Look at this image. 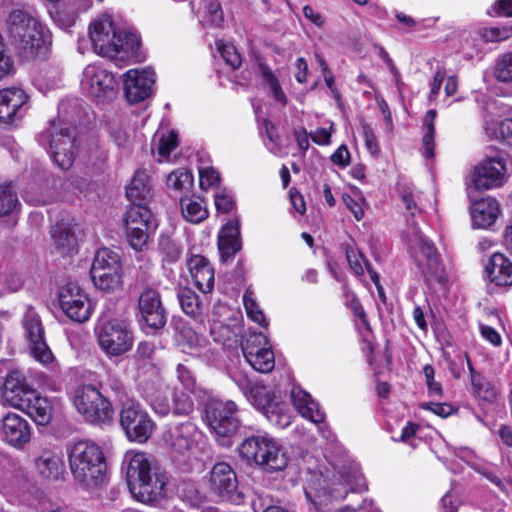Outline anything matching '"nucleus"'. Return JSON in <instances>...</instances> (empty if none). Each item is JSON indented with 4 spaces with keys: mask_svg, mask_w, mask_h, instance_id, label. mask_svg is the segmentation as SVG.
<instances>
[{
    "mask_svg": "<svg viewBox=\"0 0 512 512\" xmlns=\"http://www.w3.org/2000/svg\"><path fill=\"white\" fill-rule=\"evenodd\" d=\"M243 304L246 310V314L250 320L257 323L263 328L268 327V321L256 301L254 292L251 288H247L243 295Z\"/></svg>",
    "mask_w": 512,
    "mask_h": 512,
    "instance_id": "obj_42",
    "label": "nucleus"
},
{
    "mask_svg": "<svg viewBox=\"0 0 512 512\" xmlns=\"http://www.w3.org/2000/svg\"><path fill=\"white\" fill-rule=\"evenodd\" d=\"M37 472L45 479H58L64 468L62 456L52 449H43L35 459Z\"/></svg>",
    "mask_w": 512,
    "mask_h": 512,
    "instance_id": "obj_33",
    "label": "nucleus"
},
{
    "mask_svg": "<svg viewBox=\"0 0 512 512\" xmlns=\"http://www.w3.org/2000/svg\"><path fill=\"white\" fill-rule=\"evenodd\" d=\"M188 270L195 286L203 293H209L214 287V269L201 255H193L187 261Z\"/></svg>",
    "mask_w": 512,
    "mask_h": 512,
    "instance_id": "obj_29",
    "label": "nucleus"
},
{
    "mask_svg": "<svg viewBox=\"0 0 512 512\" xmlns=\"http://www.w3.org/2000/svg\"><path fill=\"white\" fill-rule=\"evenodd\" d=\"M166 185L177 193L189 192L193 187L192 173L185 168L176 169L168 174Z\"/></svg>",
    "mask_w": 512,
    "mask_h": 512,
    "instance_id": "obj_41",
    "label": "nucleus"
},
{
    "mask_svg": "<svg viewBox=\"0 0 512 512\" xmlns=\"http://www.w3.org/2000/svg\"><path fill=\"white\" fill-rule=\"evenodd\" d=\"M490 283L500 287L512 286V261L502 253H493L485 265Z\"/></svg>",
    "mask_w": 512,
    "mask_h": 512,
    "instance_id": "obj_28",
    "label": "nucleus"
},
{
    "mask_svg": "<svg viewBox=\"0 0 512 512\" xmlns=\"http://www.w3.org/2000/svg\"><path fill=\"white\" fill-rule=\"evenodd\" d=\"M123 464L129 491L136 501L155 506L167 498L169 478L153 466L146 453L128 451Z\"/></svg>",
    "mask_w": 512,
    "mask_h": 512,
    "instance_id": "obj_1",
    "label": "nucleus"
},
{
    "mask_svg": "<svg viewBox=\"0 0 512 512\" xmlns=\"http://www.w3.org/2000/svg\"><path fill=\"white\" fill-rule=\"evenodd\" d=\"M486 135L491 139L502 140L512 146V116L485 128Z\"/></svg>",
    "mask_w": 512,
    "mask_h": 512,
    "instance_id": "obj_45",
    "label": "nucleus"
},
{
    "mask_svg": "<svg viewBox=\"0 0 512 512\" xmlns=\"http://www.w3.org/2000/svg\"><path fill=\"white\" fill-rule=\"evenodd\" d=\"M126 195L131 202L142 204L152 197L149 175L145 170H137L126 188Z\"/></svg>",
    "mask_w": 512,
    "mask_h": 512,
    "instance_id": "obj_34",
    "label": "nucleus"
},
{
    "mask_svg": "<svg viewBox=\"0 0 512 512\" xmlns=\"http://www.w3.org/2000/svg\"><path fill=\"white\" fill-rule=\"evenodd\" d=\"M74 480L86 489L102 486L106 481L107 464L102 448L92 441H79L68 452Z\"/></svg>",
    "mask_w": 512,
    "mask_h": 512,
    "instance_id": "obj_5",
    "label": "nucleus"
},
{
    "mask_svg": "<svg viewBox=\"0 0 512 512\" xmlns=\"http://www.w3.org/2000/svg\"><path fill=\"white\" fill-rule=\"evenodd\" d=\"M211 491L224 501L234 504L243 502L244 495L238 490V480L233 468L226 462L216 463L209 477Z\"/></svg>",
    "mask_w": 512,
    "mask_h": 512,
    "instance_id": "obj_22",
    "label": "nucleus"
},
{
    "mask_svg": "<svg viewBox=\"0 0 512 512\" xmlns=\"http://www.w3.org/2000/svg\"><path fill=\"white\" fill-rule=\"evenodd\" d=\"M331 160L335 165L346 167L350 163V152L346 145H341L332 154Z\"/></svg>",
    "mask_w": 512,
    "mask_h": 512,
    "instance_id": "obj_63",
    "label": "nucleus"
},
{
    "mask_svg": "<svg viewBox=\"0 0 512 512\" xmlns=\"http://www.w3.org/2000/svg\"><path fill=\"white\" fill-rule=\"evenodd\" d=\"M468 367L471 374V383L475 393L486 401H494L497 397L495 387L483 376L477 373L470 363L468 364Z\"/></svg>",
    "mask_w": 512,
    "mask_h": 512,
    "instance_id": "obj_43",
    "label": "nucleus"
},
{
    "mask_svg": "<svg viewBox=\"0 0 512 512\" xmlns=\"http://www.w3.org/2000/svg\"><path fill=\"white\" fill-rule=\"evenodd\" d=\"M247 400L257 409L266 413L269 409L273 408L277 402L275 396L270 393L267 387L255 384L250 388V391L245 395Z\"/></svg>",
    "mask_w": 512,
    "mask_h": 512,
    "instance_id": "obj_39",
    "label": "nucleus"
},
{
    "mask_svg": "<svg viewBox=\"0 0 512 512\" xmlns=\"http://www.w3.org/2000/svg\"><path fill=\"white\" fill-rule=\"evenodd\" d=\"M500 206L493 197L482 198L471 206L472 224L475 228L486 229L498 218Z\"/></svg>",
    "mask_w": 512,
    "mask_h": 512,
    "instance_id": "obj_31",
    "label": "nucleus"
},
{
    "mask_svg": "<svg viewBox=\"0 0 512 512\" xmlns=\"http://www.w3.org/2000/svg\"><path fill=\"white\" fill-rule=\"evenodd\" d=\"M238 450L243 459L261 465L269 472L282 471L288 464L286 453L282 451L278 442L266 433L246 438Z\"/></svg>",
    "mask_w": 512,
    "mask_h": 512,
    "instance_id": "obj_7",
    "label": "nucleus"
},
{
    "mask_svg": "<svg viewBox=\"0 0 512 512\" xmlns=\"http://www.w3.org/2000/svg\"><path fill=\"white\" fill-rule=\"evenodd\" d=\"M291 400L299 414L313 423H321L325 414L320 409L317 402L311 395L300 387H293L291 390Z\"/></svg>",
    "mask_w": 512,
    "mask_h": 512,
    "instance_id": "obj_32",
    "label": "nucleus"
},
{
    "mask_svg": "<svg viewBox=\"0 0 512 512\" xmlns=\"http://www.w3.org/2000/svg\"><path fill=\"white\" fill-rule=\"evenodd\" d=\"M20 202L17 192L12 184L3 183L0 185V216H13L18 212Z\"/></svg>",
    "mask_w": 512,
    "mask_h": 512,
    "instance_id": "obj_38",
    "label": "nucleus"
},
{
    "mask_svg": "<svg viewBox=\"0 0 512 512\" xmlns=\"http://www.w3.org/2000/svg\"><path fill=\"white\" fill-rule=\"evenodd\" d=\"M177 378L187 391H193L196 384L195 378L185 365L179 364L177 366Z\"/></svg>",
    "mask_w": 512,
    "mask_h": 512,
    "instance_id": "obj_61",
    "label": "nucleus"
},
{
    "mask_svg": "<svg viewBox=\"0 0 512 512\" xmlns=\"http://www.w3.org/2000/svg\"><path fill=\"white\" fill-rule=\"evenodd\" d=\"M75 140V128L60 116L50 122L39 138L42 145L49 146L54 162L62 170H68L75 160Z\"/></svg>",
    "mask_w": 512,
    "mask_h": 512,
    "instance_id": "obj_8",
    "label": "nucleus"
},
{
    "mask_svg": "<svg viewBox=\"0 0 512 512\" xmlns=\"http://www.w3.org/2000/svg\"><path fill=\"white\" fill-rule=\"evenodd\" d=\"M201 433L191 422L182 423L169 432V441L175 456H185L197 449Z\"/></svg>",
    "mask_w": 512,
    "mask_h": 512,
    "instance_id": "obj_26",
    "label": "nucleus"
},
{
    "mask_svg": "<svg viewBox=\"0 0 512 512\" xmlns=\"http://www.w3.org/2000/svg\"><path fill=\"white\" fill-rule=\"evenodd\" d=\"M243 355L250 366L260 372L268 373L275 366L274 352L267 337L263 333L249 336L242 347Z\"/></svg>",
    "mask_w": 512,
    "mask_h": 512,
    "instance_id": "obj_23",
    "label": "nucleus"
},
{
    "mask_svg": "<svg viewBox=\"0 0 512 512\" xmlns=\"http://www.w3.org/2000/svg\"><path fill=\"white\" fill-rule=\"evenodd\" d=\"M180 207L183 218L190 223L198 224L209 215L204 201L198 197H181Z\"/></svg>",
    "mask_w": 512,
    "mask_h": 512,
    "instance_id": "obj_35",
    "label": "nucleus"
},
{
    "mask_svg": "<svg viewBox=\"0 0 512 512\" xmlns=\"http://www.w3.org/2000/svg\"><path fill=\"white\" fill-rule=\"evenodd\" d=\"M136 316L142 329L147 332L157 331L165 326L167 312L157 289L145 287L140 292Z\"/></svg>",
    "mask_w": 512,
    "mask_h": 512,
    "instance_id": "obj_16",
    "label": "nucleus"
},
{
    "mask_svg": "<svg viewBox=\"0 0 512 512\" xmlns=\"http://www.w3.org/2000/svg\"><path fill=\"white\" fill-rule=\"evenodd\" d=\"M73 404L85 421L91 424H108L113 420L114 409L108 396L92 385H81L74 390Z\"/></svg>",
    "mask_w": 512,
    "mask_h": 512,
    "instance_id": "obj_9",
    "label": "nucleus"
},
{
    "mask_svg": "<svg viewBox=\"0 0 512 512\" xmlns=\"http://www.w3.org/2000/svg\"><path fill=\"white\" fill-rule=\"evenodd\" d=\"M0 435L7 444L15 448H22L30 441L31 426L20 415L8 413L2 419Z\"/></svg>",
    "mask_w": 512,
    "mask_h": 512,
    "instance_id": "obj_25",
    "label": "nucleus"
},
{
    "mask_svg": "<svg viewBox=\"0 0 512 512\" xmlns=\"http://www.w3.org/2000/svg\"><path fill=\"white\" fill-rule=\"evenodd\" d=\"M117 85L115 76L98 64H89L83 71L81 87L98 102H105L115 97Z\"/></svg>",
    "mask_w": 512,
    "mask_h": 512,
    "instance_id": "obj_17",
    "label": "nucleus"
},
{
    "mask_svg": "<svg viewBox=\"0 0 512 512\" xmlns=\"http://www.w3.org/2000/svg\"><path fill=\"white\" fill-rule=\"evenodd\" d=\"M362 135L368 151L374 156L378 155V141L372 127L366 123L362 124Z\"/></svg>",
    "mask_w": 512,
    "mask_h": 512,
    "instance_id": "obj_60",
    "label": "nucleus"
},
{
    "mask_svg": "<svg viewBox=\"0 0 512 512\" xmlns=\"http://www.w3.org/2000/svg\"><path fill=\"white\" fill-rule=\"evenodd\" d=\"M367 490L365 479L357 466H349L343 468L334 475V481L329 487L318 489L309 486L305 488V495L314 505L318 507L319 512H366L372 509L373 502L371 500H363L361 506L355 509L349 505L339 507L337 509L327 508L329 498L336 500L344 499L348 492H363Z\"/></svg>",
    "mask_w": 512,
    "mask_h": 512,
    "instance_id": "obj_3",
    "label": "nucleus"
},
{
    "mask_svg": "<svg viewBox=\"0 0 512 512\" xmlns=\"http://www.w3.org/2000/svg\"><path fill=\"white\" fill-rule=\"evenodd\" d=\"M124 386L122 381L113 374H107L104 379L99 383V390L102 394H108L109 391L115 395H119L123 392Z\"/></svg>",
    "mask_w": 512,
    "mask_h": 512,
    "instance_id": "obj_55",
    "label": "nucleus"
},
{
    "mask_svg": "<svg viewBox=\"0 0 512 512\" xmlns=\"http://www.w3.org/2000/svg\"><path fill=\"white\" fill-rule=\"evenodd\" d=\"M218 248L224 261L232 259L241 249L240 224L237 218L228 221L220 230Z\"/></svg>",
    "mask_w": 512,
    "mask_h": 512,
    "instance_id": "obj_30",
    "label": "nucleus"
},
{
    "mask_svg": "<svg viewBox=\"0 0 512 512\" xmlns=\"http://www.w3.org/2000/svg\"><path fill=\"white\" fill-rule=\"evenodd\" d=\"M401 201L407 212V216L412 218L421 214V207L419 205V193L410 186H402L400 189Z\"/></svg>",
    "mask_w": 512,
    "mask_h": 512,
    "instance_id": "obj_48",
    "label": "nucleus"
},
{
    "mask_svg": "<svg viewBox=\"0 0 512 512\" xmlns=\"http://www.w3.org/2000/svg\"><path fill=\"white\" fill-rule=\"evenodd\" d=\"M494 78L501 83H512V50L497 57L493 69Z\"/></svg>",
    "mask_w": 512,
    "mask_h": 512,
    "instance_id": "obj_44",
    "label": "nucleus"
},
{
    "mask_svg": "<svg viewBox=\"0 0 512 512\" xmlns=\"http://www.w3.org/2000/svg\"><path fill=\"white\" fill-rule=\"evenodd\" d=\"M512 37V27H491L483 32L486 42L504 41Z\"/></svg>",
    "mask_w": 512,
    "mask_h": 512,
    "instance_id": "obj_57",
    "label": "nucleus"
},
{
    "mask_svg": "<svg viewBox=\"0 0 512 512\" xmlns=\"http://www.w3.org/2000/svg\"><path fill=\"white\" fill-rule=\"evenodd\" d=\"M97 344L109 358L129 352L134 344L130 322L120 316H101L94 329Z\"/></svg>",
    "mask_w": 512,
    "mask_h": 512,
    "instance_id": "obj_6",
    "label": "nucleus"
},
{
    "mask_svg": "<svg viewBox=\"0 0 512 512\" xmlns=\"http://www.w3.org/2000/svg\"><path fill=\"white\" fill-rule=\"evenodd\" d=\"M423 410L430 411L437 416L446 418L452 415L456 409L448 403L425 402L420 405Z\"/></svg>",
    "mask_w": 512,
    "mask_h": 512,
    "instance_id": "obj_59",
    "label": "nucleus"
},
{
    "mask_svg": "<svg viewBox=\"0 0 512 512\" xmlns=\"http://www.w3.org/2000/svg\"><path fill=\"white\" fill-rule=\"evenodd\" d=\"M89 38L98 55L125 62L137 57L140 47L138 35L116 26L110 14H102L89 25Z\"/></svg>",
    "mask_w": 512,
    "mask_h": 512,
    "instance_id": "obj_2",
    "label": "nucleus"
},
{
    "mask_svg": "<svg viewBox=\"0 0 512 512\" xmlns=\"http://www.w3.org/2000/svg\"><path fill=\"white\" fill-rule=\"evenodd\" d=\"M2 403L26 412L40 425L47 424L51 418L50 401L39 396L27 384L24 374L19 370H12L7 375L2 390Z\"/></svg>",
    "mask_w": 512,
    "mask_h": 512,
    "instance_id": "obj_4",
    "label": "nucleus"
},
{
    "mask_svg": "<svg viewBox=\"0 0 512 512\" xmlns=\"http://www.w3.org/2000/svg\"><path fill=\"white\" fill-rule=\"evenodd\" d=\"M507 179V161L503 154L486 157L472 174V183L476 190H489L502 186Z\"/></svg>",
    "mask_w": 512,
    "mask_h": 512,
    "instance_id": "obj_20",
    "label": "nucleus"
},
{
    "mask_svg": "<svg viewBox=\"0 0 512 512\" xmlns=\"http://www.w3.org/2000/svg\"><path fill=\"white\" fill-rule=\"evenodd\" d=\"M480 332L483 338L489 341L494 346H499L502 342L500 334L492 327L481 324Z\"/></svg>",
    "mask_w": 512,
    "mask_h": 512,
    "instance_id": "obj_64",
    "label": "nucleus"
},
{
    "mask_svg": "<svg viewBox=\"0 0 512 512\" xmlns=\"http://www.w3.org/2000/svg\"><path fill=\"white\" fill-rule=\"evenodd\" d=\"M269 422L279 428H285L290 425V416L282 411L279 403L264 413Z\"/></svg>",
    "mask_w": 512,
    "mask_h": 512,
    "instance_id": "obj_54",
    "label": "nucleus"
},
{
    "mask_svg": "<svg viewBox=\"0 0 512 512\" xmlns=\"http://www.w3.org/2000/svg\"><path fill=\"white\" fill-rule=\"evenodd\" d=\"M120 425L127 438L138 443L146 442L155 429V423L147 411L134 400L123 403L120 411Z\"/></svg>",
    "mask_w": 512,
    "mask_h": 512,
    "instance_id": "obj_13",
    "label": "nucleus"
},
{
    "mask_svg": "<svg viewBox=\"0 0 512 512\" xmlns=\"http://www.w3.org/2000/svg\"><path fill=\"white\" fill-rule=\"evenodd\" d=\"M204 420L221 445L229 446V438L237 431L240 421L233 401L212 399L207 402Z\"/></svg>",
    "mask_w": 512,
    "mask_h": 512,
    "instance_id": "obj_10",
    "label": "nucleus"
},
{
    "mask_svg": "<svg viewBox=\"0 0 512 512\" xmlns=\"http://www.w3.org/2000/svg\"><path fill=\"white\" fill-rule=\"evenodd\" d=\"M407 221L408 225L412 228L409 243L411 248L415 250L416 262L424 273L437 280H441L444 274V267L434 244L418 230L414 221Z\"/></svg>",
    "mask_w": 512,
    "mask_h": 512,
    "instance_id": "obj_19",
    "label": "nucleus"
},
{
    "mask_svg": "<svg viewBox=\"0 0 512 512\" xmlns=\"http://www.w3.org/2000/svg\"><path fill=\"white\" fill-rule=\"evenodd\" d=\"M178 300L183 312L197 320H202L204 307L199 296L189 288H181L178 291Z\"/></svg>",
    "mask_w": 512,
    "mask_h": 512,
    "instance_id": "obj_37",
    "label": "nucleus"
},
{
    "mask_svg": "<svg viewBox=\"0 0 512 512\" xmlns=\"http://www.w3.org/2000/svg\"><path fill=\"white\" fill-rule=\"evenodd\" d=\"M155 82L153 70L130 69L123 75L124 93L128 102L139 103L146 100L152 94Z\"/></svg>",
    "mask_w": 512,
    "mask_h": 512,
    "instance_id": "obj_24",
    "label": "nucleus"
},
{
    "mask_svg": "<svg viewBox=\"0 0 512 512\" xmlns=\"http://www.w3.org/2000/svg\"><path fill=\"white\" fill-rule=\"evenodd\" d=\"M436 118V111L429 110L423 121V126L425 129L422 144L424 148V154L426 157L432 158L434 156V135H435V127L434 120Z\"/></svg>",
    "mask_w": 512,
    "mask_h": 512,
    "instance_id": "obj_46",
    "label": "nucleus"
},
{
    "mask_svg": "<svg viewBox=\"0 0 512 512\" xmlns=\"http://www.w3.org/2000/svg\"><path fill=\"white\" fill-rule=\"evenodd\" d=\"M223 21L224 14L220 2L218 0H206L203 5V24L219 27Z\"/></svg>",
    "mask_w": 512,
    "mask_h": 512,
    "instance_id": "obj_47",
    "label": "nucleus"
},
{
    "mask_svg": "<svg viewBox=\"0 0 512 512\" xmlns=\"http://www.w3.org/2000/svg\"><path fill=\"white\" fill-rule=\"evenodd\" d=\"M124 222L127 239L135 250L143 249L149 233L157 227L153 213L142 204L131 206L125 214Z\"/></svg>",
    "mask_w": 512,
    "mask_h": 512,
    "instance_id": "obj_15",
    "label": "nucleus"
},
{
    "mask_svg": "<svg viewBox=\"0 0 512 512\" xmlns=\"http://www.w3.org/2000/svg\"><path fill=\"white\" fill-rule=\"evenodd\" d=\"M177 146V134L170 132L167 135H162L159 139L158 153L161 157H169L172 150Z\"/></svg>",
    "mask_w": 512,
    "mask_h": 512,
    "instance_id": "obj_58",
    "label": "nucleus"
},
{
    "mask_svg": "<svg viewBox=\"0 0 512 512\" xmlns=\"http://www.w3.org/2000/svg\"><path fill=\"white\" fill-rule=\"evenodd\" d=\"M345 253L350 269L355 275L361 276L364 274L365 270H367L373 283L376 286L379 285V275L371 268L370 263L362 252L353 246H347Z\"/></svg>",
    "mask_w": 512,
    "mask_h": 512,
    "instance_id": "obj_36",
    "label": "nucleus"
},
{
    "mask_svg": "<svg viewBox=\"0 0 512 512\" xmlns=\"http://www.w3.org/2000/svg\"><path fill=\"white\" fill-rule=\"evenodd\" d=\"M59 304L63 313L72 321L84 323L93 313V304L81 287L68 282L59 289Z\"/></svg>",
    "mask_w": 512,
    "mask_h": 512,
    "instance_id": "obj_18",
    "label": "nucleus"
},
{
    "mask_svg": "<svg viewBox=\"0 0 512 512\" xmlns=\"http://www.w3.org/2000/svg\"><path fill=\"white\" fill-rule=\"evenodd\" d=\"M159 249L168 262H176L182 253L180 245L168 236H161Z\"/></svg>",
    "mask_w": 512,
    "mask_h": 512,
    "instance_id": "obj_53",
    "label": "nucleus"
},
{
    "mask_svg": "<svg viewBox=\"0 0 512 512\" xmlns=\"http://www.w3.org/2000/svg\"><path fill=\"white\" fill-rule=\"evenodd\" d=\"M220 181L219 173L212 167L199 170V184L203 190L216 186Z\"/></svg>",
    "mask_w": 512,
    "mask_h": 512,
    "instance_id": "obj_56",
    "label": "nucleus"
},
{
    "mask_svg": "<svg viewBox=\"0 0 512 512\" xmlns=\"http://www.w3.org/2000/svg\"><path fill=\"white\" fill-rule=\"evenodd\" d=\"M179 496L193 507H198L203 502L204 496L199 492L192 481H183L178 488Z\"/></svg>",
    "mask_w": 512,
    "mask_h": 512,
    "instance_id": "obj_50",
    "label": "nucleus"
},
{
    "mask_svg": "<svg viewBox=\"0 0 512 512\" xmlns=\"http://www.w3.org/2000/svg\"><path fill=\"white\" fill-rule=\"evenodd\" d=\"M217 49L224 59L225 63L232 69H237L242 63V58L236 47L230 43H224L223 41L216 42Z\"/></svg>",
    "mask_w": 512,
    "mask_h": 512,
    "instance_id": "obj_51",
    "label": "nucleus"
},
{
    "mask_svg": "<svg viewBox=\"0 0 512 512\" xmlns=\"http://www.w3.org/2000/svg\"><path fill=\"white\" fill-rule=\"evenodd\" d=\"M215 206L219 212L227 213L234 207L232 196L226 191H220L215 195Z\"/></svg>",
    "mask_w": 512,
    "mask_h": 512,
    "instance_id": "obj_62",
    "label": "nucleus"
},
{
    "mask_svg": "<svg viewBox=\"0 0 512 512\" xmlns=\"http://www.w3.org/2000/svg\"><path fill=\"white\" fill-rule=\"evenodd\" d=\"M259 69L263 80L269 85L274 98L279 102L285 103L286 96L272 70L263 64L259 66Z\"/></svg>",
    "mask_w": 512,
    "mask_h": 512,
    "instance_id": "obj_52",
    "label": "nucleus"
},
{
    "mask_svg": "<svg viewBox=\"0 0 512 512\" xmlns=\"http://www.w3.org/2000/svg\"><path fill=\"white\" fill-rule=\"evenodd\" d=\"M94 285L103 291L113 292L123 284V271L119 255L108 249H99L90 270Z\"/></svg>",
    "mask_w": 512,
    "mask_h": 512,
    "instance_id": "obj_11",
    "label": "nucleus"
},
{
    "mask_svg": "<svg viewBox=\"0 0 512 512\" xmlns=\"http://www.w3.org/2000/svg\"><path fill=\"white\" fill-rule=\"evenodd\" d=\"M8 32L24 50L33 53L43 43V28L39 21L23 10L15 9L8 16Z\"/></svg>",
    "mask_w": 512,
    "mask_h": 512,
    "instance_id": "obj_12",
    "label": "nucleus"
},
{
    "mask_svg": "<svg viewBox=\"0 0 512 512\" xmlns=\"http://www.w3.org/2000/svg\"><path fill=\"white\" fill-rule=\"evenodd\" d=\"M53 239L58 250L62 253L74 251L77 246L75 235L66 228H60L53 233Z\"/></svg>",
    "mask_w": 512,
    "mask_h": 512,
    "instance_id": "obj_49",
    "label": "nucleus"
},
{
    "mask_svg": "<svg viewBox=\"0 0 512 512\" xmlns=\"http://www.w3.org/2000/svg\"><path fill=\"white\" fill-rule=\"evenodd\" d=\"M28 96L20 88H6L0 90V120L12 123L23 116Z\"/></svg>",
    "mask_w": 512,
    "mask_h": 512,
    "instance_id": "obj_27",
    "label": "nucleus"
},
{
    "mask_svg": "<svg viewBox=\"0 0 512 512\" xmlns=\"http://www.w3.org/2000/svg\"><path fill=\"white\" fill-rule=\"evenodd\" d=\"M146 399L154 412L161 416L170 412L177 416H187L194 410V403L187 392L169 387L147 392Z\"/></svg>",
    "mask_w": 512,
    "mask_h": 512,
    "instance_id": "obj_14",
    "label": "nucleus"
},
{
    "mask_svg": "<svg viewBox=\"0 0 512 512\" xmlns=\"http://www.w3.org/2000/svg\"><path fill=\"white\" fill-rule=\"evenodd\" d=\"M22 326L29 341L30 353L33 358L44 365L52 362L54 356L45 341L41 318L34 308H26Z\"/></svg>",
    "mask_w": 512,
    "mask_h": 512,
    "instance_id": "obj_21",
    "label": "nucleus"
},
{
    "mask_svg": "<svg viewBox=\"0 0 512 512\" xmlns=\"http://www.w3.org/2000/svg\"><path fill=\"white\" fill-rule=\"evenodd\" d=\"M179 343L185 352L200 355L207 348L208 340L193 329L185 328L180 333Z\"/></svg>",
    "mask_w": 512,
    "mask_h": 512,
    "instance_id": "obj_40",
    "label": "nucleus"
}]
</instances>
